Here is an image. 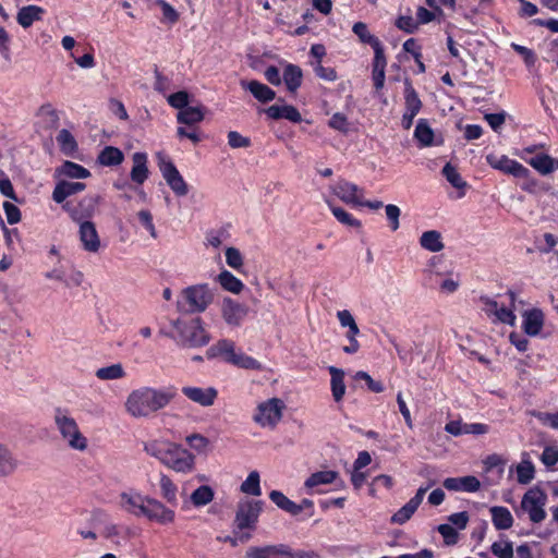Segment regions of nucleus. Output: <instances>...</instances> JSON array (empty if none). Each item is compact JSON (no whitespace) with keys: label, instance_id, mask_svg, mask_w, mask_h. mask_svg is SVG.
<instances>
[{"label":"nucleus","instance_id":"53","mask_svg":"<svg viewBox=\"0 0 558 558\" xmlns=\"http://www.w3.org/2000/svg\"><path fill=\"white\" fill-rule=\"evenodd\" d=\"M168 102L171 107L182 111L189 107V94L184 90L173 93L168 97Z\"/></svg>","mask_w":558,"mask_h":558},{"label":"nucleus","instance_id":"43","mask_svg":"<svg viewBox=\"0 0 558 558\" xmlns=\"http://www.w3.org/2000/svg\"><path fill=\"white\" fill-rule=\"evenodd\" d=\"M58 172L71 179H85L90 175L88 169L72 161H64L62 166L58 169Z\"/></svg>","mask_w":558,"mask_h":558},{"label":"nucleus","instance_id":"19","mask_svg":"<svg viewBox=\"0 0 558 558\" xmlns=\"http://www.w3.org/2000/svg\"><path fill=\"white\" fill-rule=\"evenodd\" d=\"M182 393L191 401L198 403L202 407H210L217 398V390L213 387L199 388L185 386L182 388Z\"/></svg>","mask_w":558,"mask_h":558},{"label":"nucleus","instance_id":"46","mask_svg":"<svg viewBox=\"0 0 558 558\" xmlns=\"http://www.w3.org/2000/svg\"><path fill=\"white\" fill-rule=\"evenodd\" d=\"M259 483V473L257 471H252L246 477V480L241 484L240 489L244 494L260 496L262 489Z\"/></svg>","mask_w":558,"mask_h":558},{"label":"nucleus","instance_id":"9","mask_svg":"<svg viewBox=\"0 0 558 558\" xmlns=\"http://www.w3.org/2000/svg\"><path fill=\"white\" fill-rule=\"evenodd\" d=\"M158 166L162 178L172 192L177 196H185L189 193V186L174 163L162 154H158Z\"/></svg>","mask_w":558,"mask_h":558},{"label":"nucleus","instance_id":"59","mask_svg":"<svg viewBox=\"0 0 558 558\" xmlns=\"http://www.w3.org/2000/svg\"><path fill=\"white\" fill-rule=\"evenodd\" d=\"M228 144L232 148H246L251 146V140L236 131L228 133Z\"/></svg>","mask_w":558,"mask_h":558},{"label":"nucleus","instance_id":"3","mask_svg":"<svg viewBox=\"0 0 558 558\" xmlns=\"http://www.w3.org/2000/svg\"><path fill=\"white\" fill-rule=\"evenodd\" d=\"M171 325L175 331L172 338L181 347L197 348L209 342V336L198 317L191 320L177 319Z\"/></svg>","mask_w":558,"mask_h":558},{"label":"nucleus","instance_id":"57","mask_svg":"<svg viewBox=\"0 0 558 558\" xmlns=\"http://www.w3.org/2000/svg\"><path fill=\"white\" fill-rule=\"evenodd\" d=\"M354 377L357 380H364L368 389L373 392L379 393L384 391V385L378 380H374L371 375L364 371H359Z\"/></svg>","mask_w":558,"mask_h":558},{"label":"nucleus","instance_id":"15","mask_svg":"<svg viewBox=\"0 0 558 558\" xmlns=\"http://www.w3.org/2000/svg\"><path fill=\"white\" fill-rule=\"evenodd\" d=\"M148 496L135 490L122 492L119 495V507L129 514L143 517Z\"/></svg>","mask_w":558,"mask_h":558},{"label":"nucleus","instance_id":"39","mask_svg":"<svg viewBox=\"0 0 558 558\" xmlns=\"http://www.w3.org/2000/svg\"><path fill=\"white\" fill-rule=\"evenodd\" d=\"M123 153L113 146H106L97 157V161L106 167L118 166L123 161Z\"/></svg>","mask_w":558,"mask_h":558},{"label":"nucleus","instance_id":"13","mask_svg":"<svg viewBox=\"0 0 558 558\" xmlns=\"http://www.w3.org/2000/svg\"><path fill=\"white\" fill-rule=\"evenodd\" d=\"M149 521L157 522L159 524H170L174 521L175 513L172 509L166 507L158 499L148 497L147 504L145 505L144 514Z\"/></svg>","mask_w":558,"mask_h":558},{"label":"nucleus","instance_id":"27","mask_svg":"<svg viewBox=\"0 0 558 558\" xmlns=\"http://www.w3.org/2000/svg\"><path fill=\"white\" fill-rule=\"evenodd\" d=\"M85 187V183L82 182L61 181L56 185L52 192V199L56 203L61 204L66 197L84 191Z\"/></svg>","mask_w":558,"mask_h":558},{"label":"nucleus","instance_id":"31","mask_svg":"<svg viewBox=\"0 0 558 558\" xmlns=\"http://www.w3.org/2000/svg\"><path fill=\"white\" fill-rule=\"evenodd\" d=\"M170 444L171 441L166 438L149 439L143 442V450L161 463Z\"/></svg>","mask_w":558,"mask_h":558},{"label":"nucleus","instance_id":"41","mask_svg":"<svg viewBox=\"0 0 558 558\" xmlns=\"http://www.w3.org/2000/svg\"><path fill=\"white\" fill-rule=\"evenodd\" d=\"M217 280L226 291L234 294L241 293L244 289V283L229 270L220 271Z\"/></svg>","mask_w":558,"mask_h":558},{"label":"nucleus","instance_id":"55","mask_svg":"<svg viewBox=\"0 0 558 558\" xmlns=\"http://www.w3.org/2000/svg\"><path fill=\"white\" fill-rule=\"evenodd\" d=\"M492 553L498 558H513V548L510 542H495Z\"/></svg>","mask_w":558,"mask_h":558},{"label":"nucleus","instance_id":"7","mask_svg":"<svg viewBox=\"0 0 558 558\" xmlns=\"http://www.w3.org/2000/svg\"><path fill=\"white\" fill-rule=\"evenodd\" d=\"M161 464L177 473L187 474L195 469V457L187 449L171 441Z\"/></svg>","mask_w":558,"mask_h":558},{"label":"nucleus","instance_id":"4","mask_svg":"<svg viewBox=\"0 0 558 558\" xmlns=\"http://www.w3.org/2000/svg\"><path fill=\"white\" fill-rule=\"evenodd\" d=\"M213 301L214 294L208 284H195L182 291L177 308L184 314L203 313Z\"/></svg>","mask_w":558,"mask_h":558},{"label":"nucleus","instance_id":"52","mask_svg":"<svg viewBox=\"0 0 558 558\" xmlns=\"http://www.w3.org/2000/svg\"><path fill=\"white\" fill-rule=\"evenodd\" d=\"M348 329L349 330H348L345 337L349 341V344L343 347V352H345L348 354H354L360 349V343L356 339V337L360 335V328L356 325L355 327L348 328Z\"/></svg>","mask_w":558,"mask_h":558},{"label":"nucleus","instance_id":"14","mask_svg":"<svg viewBox=\"0 0 558 558\" xmlns=\"http://www.w3.org/2000/svg\"><path fill=\"white\" fill-rule=\"evenodd\" d=\"M405 111L402 116L401 124L403 129L409 130L413 124V120L422 108V101L418 98L416 90L412 84L407 80L404 88Z\"/></svg>","mask_w":558,"mask_h":558},{"label":"nucleus","instance_id":"47","mask_svg":"<svg viewBox=\"0 0 558 558\" xmlns=\"http://www.w3.org/2000/svg\"><path fill=\"white\" fill-rule=\"evenodd\" d=\"M352 31L363 44H368L372 48L381 45L378 38L368 32L366 24L363 22H356Z\"/></svg>","mask_w":558,"mask_h":558},{"label":"nucleus","instance_id":"18","mask_svg":"<svg viewBox=\"0 0 558 558\" xmlns=\"http://www.w3.org/2000/svg\"><path fill=\"white\" fill-rule=\"evenodd\" d=\"M45 278L62 282L66 288H74L82 284L84 275L82 271L74 269L66 276L64 267L57 262L54 267L45 272Z\"/></svg>","mask_w":558,"mask_h":558},{"label":"nucleus","instance_id":"12","mask_svg":"<svg viewBox=\"0 0 558 558\" xmlns=\"http://www.w3.org/2000/svg\"><path fill=\"white\" fill-rule=\"evenodd\" d=\"M435 485V482H430L425 487H420L416 490V494L414 497H412L403 507H401L390 519V522L393 524L402 525L405 522H408L412 515L417 510L418 506L422 504L423 498L426 494V492Z\"/></svg>","mask_w":558,"mask_h":558},{"label":"nucleus","instance_id":"45","mask_svg":"<svg viewBox=\"0 0 558 558\" xmlns=\"http://www.w3.org/2000/svg\"><path fill=\"white\" fill-rule=\"evenodd\" d=\"M95 375L100 380H116L125 377V371L122 364L116 363L98 368Z\"/></svg>","mask_w":558,"mask_h":558},{"label":"nucleus","instance_id":"32","mask_svg":"<svg viewBox=\"0 0 558 558\" xmlns=\"http://www.w3.org/2000/svg\"><path fill=\"white\" fill-rule=\"evenodd\" d=\"M420 245L432 253H438L444 250L441 233L437 230H428L420 236Z\"/></svg>","mask_w":558,"mask_h":558},{"label":"nucleus","instance_id":"10","mask_svg":"<svg viewBox=\"0 0 558 558\" xmlns=\"http://www.w3.org/2000/svg\"><path fill=\"white\" fill-rule=\"evenodd\" d=\"M283 402L278 398L269 399L257 407L254 421L260 426H276L282 417Z\"/></svg>","mask_w":558,"mask_h":558},{"label":"nucleus","instance_id":"30","mask_svg":"<svg viewBox=\"0 0 558 558\" xmlns=\"http://www.w3.org/2000/svg\"><path fill=\"white\" fill-rule=\"evenodd\" d=\"M492 521L497 530H509L513 525V517L508 508L494 506L489 509Z\"/></svg>","mask_w":558,"mask_h":558},{"label":"nucleus","instance_id":"28","mask_svg":"<svg viewBox=\"0 0 558 558\" xmlns=\"http://www.w3.org/2000/svg\"><path fill=\"white\" fill-rule=\"evenodd\" d=\"M243 88L250 90V93L262 102H268L275 99L276 93L267 85L258 81L241 82Z\"/></svg>","mask_w":558,"mask_h":558},{"label":"nucleus","instance_id":"54","mask_svg":"<svg viewBox=\"0 0 558 558\" xmlns=\"http://www.w3.org/2000/svg\"><path fill=\"white\" fill-rule=\"evenodd\" d=\"M385 213H386V217L389 221L390 229L392 231H397L400 227V221H399V218L401 215L400 208L397 205L389 204V205L385 206Z\"/></svg>","mask_w":558,"mask_h":558},{"label":"nucleus","instance_id":"36","mask_svg":"<svg viewBox=\"0 0 558 558\" xmlns=\"http://www.w3.org/2000/svg\"><path fill=\"white\" fill-rule=\"evenodd\" d=\"M339 476V473L337 471H318L313 474H311L305 483L304 486L307 489H314L315 487L319 485H327L333 483Z\"/></svg>","mask_w":558,"mask_h":558},{"label":"nucleus","instance_id":"24","mask_svg":"<svg viewBox=\"0 0 558 558\" xmlns=\"http://www.w3.org/2000/svg\"><path fill=\"white\" fill-rule=\"evenodd\" d=\"M147 160L148 158L146 153L136 151L132 155L133 167L131 169L130 177L131 180L138 185H142L148 178L149 170L147 167Z\"/></svg>","mask_w":558,"mask_h":558},{"label":"nucleus","instance_id":"23","mask_svg":"<svg viewBox=\"0 0 558 558\" xmlns=\"http://www.w3.org/2000/svg\"><path fill=\"white\" fill-rule=\"evenodd\" d=\"M522 328L529 336H537L544 326V313L539 308H532L522 314Z\"/></svg>","mask_w":558,"mask_h":558},{"label":"nucleus","instance_id":"16","mask_svg":"<svg viewBox=\"0 0 558 558\" xmlns=\"http://www.w3.org/2000/svg\"><path fill=\"white\" fill-rule=\"evenodd\" d=\"M248 313L247 306L226 298L222 301L221 315L227 325L239 327Z\"/></svg>","mask_w":558,"mask_h":558},{"label":"nucleus","instance_id":"5","mask_svg":"<svg viewBox=\"0 0 558 558\" xmlns=\"http://www.w3.org/2000/svg\"><path fill=\"white\" fill-rule=\"evenodd\" d=\"M206 356L207 359L221 356L225 362L245 369H260L262 367L257 360L243 352H236L234 342L227 339L220 340L211 345L206 351Z\"/></svg>","mask_w":558,"mask_h":558},{"label":"nucleus","instance_id":"42","mask_svg":"<svg viewBox=\"0 0 558 558\" xmlns=\"http://www.w3.org/2000/svg\"><path fill=\"white\" fill-rule=\"evenodd\" d=\"M214 497V489L208 485H202L191 494L190 499L195 507H204L210 504Z\"/></svg>","mask_w":558,"mask_h":558},{"label":"nucleus","instance_id":"58","mask_svg":"<svg viewBox=\"0 0 558 558\" xmlns=\"http://www.w3.org/2000/svg\"><path fill=\"white\" fill-rule=\"evenodd\" d=\"M396 26L408 34H413L417 29L418 23L411 15H402L397 19Z\"/></svg>","mask_w":558,"mask_h":558},{"label":"nucleus","instance_id":"26","mask_svg":"<svg viewBox=\"0 0 558 558\" xmlns=\"http://www.w3.org/2000/svg\"><path fill=\"white\" fill-rule=\"evenodd\" d=\"M266 114L274 120L287 119L293 123L302 121L301 113L299 110L291 105L278 106L272 105L265 110Z\"/></svg>","mask_w":558,"mask_h":558},{"label":"nucleus","instance_id":"64","mask_svg":"<svg viewBox=\"0 0 558 558\" xmlns=\"http://www.w3.org/2000/svg\"><path fill=\"white\" fill-rule=\"evenodd\" d=\"M186 442L197 452H203L209 445V440L201 434L187 436Z\"/></svg>","mask_w":558,"mask_h":558},{"label":"nucleus","instance_id":"56","mask_svg":"<svg viewBox=\"0 0 558 558\" xmlns=\"http://www.w3.org/2000/svg\"><path fill=\"white\" fill-rule=\"evenodd\" d=\"M328 125L343 134L349 132V122L343 113L336 112L329 120Z\"/></svg>","mask_w":558,"mask_h":558},{"label":"nucleus","instance_id":"1","mask_svg":"<svg viewBox=\"0 0 558 558\" xmlns=\"http://www.w3.org/2000/svg\"><path fill=\"white\" fill-rule=\"evenodd\" d=\"M174 397L175 392L171 388L143 386L128 395L124 410L133 418H148L165 409Z\"/></svg>","mask_w":558,"mask_h":558},{"label":"nucleus","instance_id":"21","mask_svg":"<svg viewBox=\"0 0 558 558\" xmlns=\"http://www.w3.org/2000/svg\"><path fill=\"white\" fill-rule=\"evenodd\" d=\"M278 556L293 558L290 547L284 544L251 547L247 550V557L250 558H274Z\"/></svg>","mask_w":558,"mask_h":558},{"label":"nucleus","instance_id":"37","mask_svg":"<svg viewBox=\"0 0 558 558\" xmlns=\"http://www.w3.org/2000/svg\"><path fill=\"white\" fill-rule=\"evenodd\" d=\"M159 487L161 497L171 506L178 505V487L173 481L166 474L159 476Z\"/></svg>","mask_w":558,"mask_h":558},{"label":"nucleus","instance_id":"29","mask_svg":"<svg viewBox=\"0 0 558 558\" xmlns=\"http://www.w3.org/2000/svg\"><path fill=\"white\" fill-rule=\"evenodd\" d=\"M529 165L533 167L543 175L553 173L558 169V159L553 158L547 154H539L527 160Z\"/></svg>","mask_w":558,"mask_h":558},{"label":"nucleus","instance_id":"2","mask_svg":"<svg viewBox=\"0 0 558 558\" xmlns=\"http://www.w3.org/2000/svg\"><path fill=\"white\" fill-rule=\"evenodd\" d=\"M52 421L60 439L72 450L83 452L88 448V439L81 432L76 420L66 408L53 410Z\"/></svg>","mask_w":558,"mask_h":558},{"label":"nucleus","instance_id":"25","mask_svg":"<svg viewBox=\"0 0 558 558\" xmlns=\"http://www.w3.org/2000/svg\"><path fill=\"white\" fill-rule=\"evenodd\" d=\"M414 138L420 147H429L440 145L441 141H437L434 130L430 128L426 119H420L414 130Z\"/></svg>","mask_w":558,"mask_h":558},{"label":"nucleus","instance_id":"63","mask_svg":"<svg viewBox=\"0 0 558 558\" xmlns=\"http://www.w3.org/2000/svg\"><path fill=\"white\" fill-rule=\"evenodd\" d=\"M541 461L547 466L551 468L558 463V447L547 446L545 447Z\"/></svg>","mask_w":558,"mask_h":558},{"label":"nucleus","instance_id":"8","mask_svg":"<svg viewBox=\"0 0 558 558\" xmlns=\"http://www.w3.org/2000/svg\"><path fill=\"white\" fill-rule=\"evenodd\" d=\"M263 509V501L260 500H242L238 504V509L234 518L235 530H253L258 521V517Z\"/></svg>","mask_w":558,"mask_h":558},{"label":"nucleus","instance_id":"38","mask_svg":"<svg viewBox=\"0 0 558 558\" xmlns=\"http://www.w3.org/2000/svg\"><path fill=\"white\" fill-rule=\"evenodd\" d=\"M204 108L202 106H189L182 111L178 112L177 120L181 124L193 125L202 122L204 120Z\"/></svg>","mask_w":558,"mask_h":558},{"label":"nucleus","instance_id":"60","mask_svg":"<svg viewBox=\"0 0 558 558\" xmlns=\"http://www.w3.org/2000/svg\"><path fill=\"white\" fill-rule=\"evenodd\" d=\"M57 142L64 150H73L76 147V142L66 129H62L57 135Z\"/></svg>","mask_w":558,"mask_h":558},{"label":"nucleus","instance_id":"34","mask_svg":"<svg viewBox=\"0 0 558 558\" xmlns=\"http://www.w3.org/2000/svg\"><path fill=\"white\" fill-rule=\"evenodd\" d=\"M328 371L331 375L330 385L332 398L336 402H340L345 393L344 372L335 366H329Z\"/></svg>","mask_w":558,"mask_h":558},{"label":"nucleus","instance_id":"44","mask_svg":"<svg viewBox=\"0 0 558 558\" xmlns=\"http://www.w3.org/2000/svg\"><path fill=\"white\" fill-rule=\"evenodd\" d=\"M269 498L278 508L289 512L290 514L296 515L300 513V509L296 507V504L290 500L281 492L271 490Z\"/></svg>","mask_w":558,"mask_h":558},{"label":"nucleus","instance_id":"17","mask_svg":"<svg viewBox=\"0 0 558 558\" xmlns=\"http://www.w3.org/2000/svg\"><path fill=\"white\" fill-rule=\"evenodd\" d=\"M332 191L342 202L353 206L362 204V198L364 197L363 189L345 180H340Z\"/></svg>","mask_w":558,"mask_h":558},{"label":"nucleus","instance_id":"6","mask_svg":"<svg viewBox=\"0 0 558 558\" xmlns=\"http://www.w3.org/2000/svg\"><path fill=\"white\" fill-rule=\"evenodd\" d=\"M546 501L547 495L542 489L531 488L523 495L520 508L515 512L519 517L526 513L531 522L541 523L546 518Z\"/></svg>","mask_w":558,"mask_h":558},{"label":"nucleus","instance_id":"11","mask_svg":"<svg viewBox=\"0 0 558 558\" xmlns=\"http://www.w3.org/2000/svg\"><path fill=\"white\" fill-rule=\"evenodd\" d=\"M486 160L490 167L515 178H527L530 170L520 162L508 158L505 155H487Z\"/></svg>","mask_w":558,"mask_h":558},{"label":"nucleus","instance_id":"48","mask_svg":"<svg viewBox=\"0 0 558 558\" xmlns=\"http://www.w3.org/2000/svg\"><path fill=\"white\" fill-rule=\"evenodd\" d=\"M226 263L229 267L240 271L244 266V258L239 248L229 246L226 248Z\"/></svg>","mask_w":558,"mask_h":558},{"label":"nucleus","instance_id":"50","mask_svg":"<svg viewBox=\"0 0 558 558\" xmlns=\"http://www.w3.org/2000/svg\"><path fill=\"white\" fill-rule=\"evenodd\" d=\"M442 174L446 177L447 181L456 189L465 187L466 183L463 181L457 169L450 163H446L442 168Z\"/></svg>","mask_w":558,"mask_h":558},{"label":"nucleus","instance_id":"20","mask_svg":"<svg viewBox=\"0 0 558 558\" xmlns=\"http://www.w3.org/2000/svg\"><path fill=\"white\" fill-rule=\"evenodd\" d=\"M444 487L452 492H477L481 487V482L473 475L463 477H448L442 483Z\"/></svg>","mask_w":558,"mask_h":558},{"label":"nucleus","instance_id":"40","mask_svg":"<svg viewBox=\"0 0 558 558\" xmlns=\"http://www.w3.org/2000/svg\"><path fill=\"white\" fill-rule=\"evenodd\" d=\"M17 468V460L11 450L0 442V476L12 474Z\"/></svg>","mask_w":558,"mask_h":558},{"label":"nucleus","instance_id":"61","mask_svg":"<svg viewBox=\"0 0 558 558\" xmlns=\"http://www.w3.org/2000/svg\"><path fill=\"white\" fill-rule=\"evenodd\" d=\"M227 238V231L223 229L211 230L206 234V245L218 248Z\"/></svg>","mask_w":558,"mask_h":558},{"label":"nucleus","instance_id":"35","mask_svg":"<svg viewBox=\"0 0 558 558\" xmlns=\"http://www.w3.org/2000/svg\"><path fill=\"white\" fill-rule=\"evenodd\" d=\"M44 9L40 8V7H37V5H27V7H23L19 12H17V16H16V20H17V23L24 27V28H27L29 27L35 21H39L41 20V16L44 14Z\"/></svg>","mask_w":558,"mask_h":558},{"label":"nucleus","instance_id":"33","mask_svg":"<svg viewBox=\"0 0 558 558\" xmlns=\"http://www.w3.org/2000/svg\"><path fill=\"white\" fill-rule=\"evenodd\" d=\"M303 73L299 65L289 63L283 69L282 78L288 90L295 93L302 84Z\"/></svg>","mask_w":558,"mask_h":558},{"label":"nucleus","instance_id":"62","mask_svg":"<svg viewBox=\"0 0 558 558\" xmlns=\"http://www.w3.org/2000/svg\"><path fill=\"white\" fill-rule=\"evenodd\" d=\"M439 534L444 537L446 545H454L458 541V533L451 524H440L437 527Z\"/></svg>","mask_w":558,"mask_h":558},{"label":"nucleus","instance_id":"22","mask_svg":"<svg viewBox=\"0 0 558 558\" xmlns=\"http://www.w3.org/2000/svg\"><path fill=\"white\" fill-rule=\"evenodd\" d=\"M80 239L83 247L90 253L98 252L100 247V240L96 227L90 221H84L80 226Z\"/></svg>","mask_w":558,"mask_h":558},{"label":"nucleus","instance_id":"51","mask_svg":"<svg viewBox=\"0 0 558 558\" xmlns=\"http://www.w3.org/2000/svg\"><path fill=\"white\" fill-rule=\"evenodd\" d=\"M331 208V213L332 215L336 217V219L348 226V227H352V228H360L361 227V222L353 218L348 211H345L343 208L341 207H335V206H330Z\"/></svg>","mask_w":558,"mask_h":558},{"label":"nucleus","instance_id":"49","mask_svg":"<svg viewBox=\"0 0 558 558\" xmlns=\"http://www.w3.org/2000/svg\"><path fill=\"white\" fill-rule=\"evenodd\" d=\"M534 465L531 461H522L517 466V478L520 484L526 485L534 478Z\"/></svg>","mask_w":558,"mask_h":558}]
</instances>
